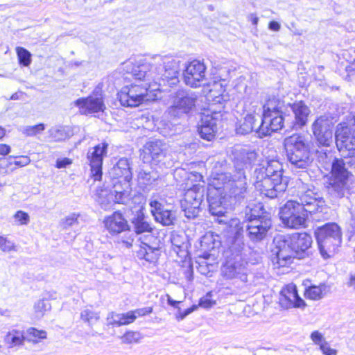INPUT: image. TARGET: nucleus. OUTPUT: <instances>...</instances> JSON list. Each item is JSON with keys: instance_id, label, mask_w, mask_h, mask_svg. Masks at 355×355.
Masks as SVG:
<instances>
[{"instance_id": "nucleus-1", "label": "nucleus", "mask_w": 355, "mask_h": 355, "mask_svg": "<svg viewBox=\"0 0 355 355\" xmlns=\"http://www.w3.org/2000/svg\"><path fill=\"white\" fill-rule=\"evenodd\" d=\"M123 70L144 83L157 84L159 88L172 87L179 83L180 61L171 56H155L150 62L123 63Z\"/></svg>"}, {"instance_id": "nucleus-2", "label": "nucleus", "mask_w": 355, "mask_h": 355, "mask_svg": "<svg viewBox=\"0 0 355 355\" xmlns=\"http://www.w3.org/2000/svg\"><path fill=\"white\" fill-rule=\"evenodd\" d=\"M275 241L277 244L272 262L276 267L288 266L295 258L302 259L311 254L313 240L311 236L306 232L280 236Z\"/></svg>"}, {"instance_id": "nucleus-3", "label": "nucleus", "mask_w": 355, "mask_h": 355, "mask_svg": "<svg viewBox=\"0 0 355 355\" xmlns=\"http://www.w3.org/2000/svg\"><path fill=\"white\" fill-rule=\"evenodd\" d=\"M343 159H335L332 162L331 178L327 187L328 193L333 198H342L348 189L349 172L346 165L355 168V148H348L340 152Z\"/></svg>"}, {"instance_id": "nucleus-4", "label": "nucleus", "mask_w": 355, "mask_h": 355, "mask_svg": "<svg viewBox=\"0 0 355 355\" xmlns=\"http://www.w3.org/2000/svg\"><path fill=\"white\" fill-rule=\"evenodd\" d=\"M284 146L288 162L294 168L306 169L313 161L304 137L294 134L284 139Z\"/></svg>"}, {"instance_id": "nucleus-5", "label": "nucleus", "mask_w": 355, "mask_h": 355, "mask_svg": "<svg viewBox=\"0 0 355 355\" xmlns=\"http://www.w3.org/2000/svg\"><path fill=\"white\" fill-rule=\"evenodd\" d=\"M243 247L238 243V247L229 246L225 252V261L221 266V276L227 280L248 282L249 273L248 263L243 258L241 251Z\"/></svg>"}, {"instance_id": "nucleus-6", "label": "nucleus", "mask_w": 355, "mask_h": 355, "mask_svg": "<svg viewBox=\"0 0 355 355\" xmlns=\"http://www.w3.org/2000/svg\"><path fill=\"white\" fill-rule=\"evenodd\" d=\"M164 90L157 84L142 83L125 86L118 93V98L121 105L137 107L144 101H153L157 98V92Z\"/></svg>"}, {"instance_id": "nucleus-7", "label": "nucleus", "mask_w": 355, "mask_h": 355, "mask_svg": "<svg viewBox=\"0 0 355 355\" xmlns=\"http://www.w3.org/2000/svg\"><path fill=\"white\" fill-rule=\"evenodd\" d=\"M315 236L321 256L324 259L333 257L342 242V234L336 223H327L317 228Z\"/></svg>"}, {"instance_id": "nucleus-8", "label": "nucleus", "mask_w": 355, "mask_h": 355, "mask_svg": "<svg viewBox=\"0 0 355 355\" xmlns=\"http://www.w3.org/2000/svg\"><path fill=\"white\" fill-rule=\"evenodd\" d=\"M218 180L223 182V199L230 205L236 204L246 195L248 187L245 172H236L234 175L221 174Z\"/></svg>"}, {"instance_id": "nucleus-9", "label": "nucleus", "mask_w": 355, "mask_h": 355, "mask_svg": "<svg viewBox=\"0 0 355 355\" xmlns=\"http://www.w3.org/2000/svg\"><path fill=\"white\" fill-rule=\"evenodd\" d=\"M296 200H288L280 208L279 215L282 223L287 227L297 229L305 227L307 212Z\"/></svg>"}, {"instance_id": "nucleus-10", "label": "nucleus", "mask_w": 355, "mask_h": 355, "mask_svg": "<svg viewBox=\"0 0 355 355\" xmlns=\"http://www.w3.org/2000/svg\"><path fill=\"white\" fill-rule=\"evenodd\" d=\"M335 140L339 152L346 151L348 148L355 146V116H347L345 121L336 126Z\"/></svg>"}, {"instance_id": "nucleus-11", "label": "nucleus", "mask_w": 355, "mask_h": 355, "mask_svg": "<svg viewBox=\"0 0 355 355\" xmlns=\"http://www.w3.org/2000/svg\"><path fill=\"white\" fill-rule=\"evenodd\" d=\"M204 194L205 188L200 184H193L192 187L186 190L181 200V207L187 218H195L198 215Z\"/></svg>"}, {"instance_id": "nucleus-12", "label": "nucleus", "mask_w": 355, "mask_h": 355, "mask_svg": "<svg viewBox=\"0 0 355 355\" xmlns=\"http://www.w3.org/2000/svg\"><path fill=\"white\" fill-rule=\"evenodd\" d=\"M302 186L298 193L297 202L304 207V210L311 214L322 212L324 207V201L320 193L315 191L313 187Z\"/></svg>"}, {"instance_id": "nucleus-13", "label": "nucleus", "mask_w": 355, "mask_h": 355, "mask_svg": "<svg viewBox=\"0 0 355 355\" xmlns=\"http://www.w3.org/2000/svg\"><path fill=\"white\" fill-rule=\"evenodd\" d=\"M212 107L213 105H210L209 108L210 114L209 112L203 113L198 130L200 137L207 141H211L214 139L218 131V123L222 119L221 110L217 111Z\"/></svg>"}, {"instance_id": "nucleus-14", "label": "nucleus", "mask_w": 355, "mask_h": 355, "mask_svg": "<svg viewBox=\"0 0 355 355\" xmlns=\"http://www.w3.org/2000/svg\"><path fill=\"white\" fill-rule=\"evenodd\" d=\"M183 80L187 86L193 88L207 84L204 62L197 60L190 62L183 72Z\"/></svg>"}, {"instance_id": "nucleus-15", "label": "nucleus", "mask_w": 355, "mask_h": 355, "mask_svg": "<svg viewBox=\"0 0 355 355\" xmlns=\"http://www.w3.org/2000/svg\"><path fill=\"white\" fill-rule=\"evenodd\" d=\"M197 95L187 90H178L173 96L172 105L168 108L171 114H189L193 111L197 102Z\"/></svg>"}, {"instance_id": "nucleus-16", "label": "nucleus", "mask_w": 355, "mask_h": 355, "mask_svg": "<svg viewBox=\"0 0 355 355\" xmlns=\"http://www.w3.org/2000/svg\"><path fill=\"white\" fill-rule=\"evenodd\" d=\"M255 188L263 195L269 198H275L282 195L286 189V184L282 180L279 182L273 180L272 178L263 175H254Z\"/></svg>"}, {"instance_id": "nucleus-17", "label": "nucleus", "mask_w": 355, "mask_h": 355, "mask_svg": "<svg viewBox=\"0 0 355 355\" xmlns=\"http://www.w3.org/2000/svg\"><path fill=\"white\" fill-rule=\"evenodd\" d=\"M333 119L327 116L318 117L312 124L313 135L318 142L324 146H329L333 141Z\"/></svg>"}, {"instance_id": "nucleus-18", "label": "nucleus", "mask_w": 355, "mask_h": 355, "mask_svg": "<svg viewBox=\"0 0 355 355\" xmlns=\"http://www.w3.org/2000/svg\"><path fill=\"white\" fill-rule=\"evenodd\" d=\"M107 147L108 144L103 142L89 148L87 152V158L91 167V177L95 181L101 179L103 161L107 155Z\"/></svg>"}, {"instance_id": "nucleus-19", "label": "nucleus", "mask_w": 355, "mask_h": 355, "mask_svg": "<svg viewBox=\"0 0 355 355\" xmlns=\"http://www.w3.org/2000/svg\"><path fill=\"white\" fill-rule=\"evenodd\" d=\"M233 162L236 172H244L245 168L252 166L257 159V152L248 147H235L232 151Z\"/></svg>"}, {"instance_id": "nucleus-20", "label": "nucleus", "mask_w": 355, "mask_h": 355, "mask_svg": "<svg viewBox=\"0 0 355 355\" xmlns=\"http://www.w3.org/2000/svg\"><path fill=\"white\" fill-rule=\"evenodd\" d=\"M271 226V219L267 216L261 220H250L245 226L247 236L252 242H260L266 237Z\"/></svg>"}, {"instance_id": "nucleus-21", "label": "nucleus", "mask_w": 355, "mask_h": 355, "mask_svg": "<svg viewBox=\"0 0 355 355\" xmlns=\"http://www.w3.org/2000/svg\"><path fill=\"white\" fill-rule=\"evenodd\" d=\"M150 212L155 220L164 226L172 225L176 220L175 211L168 209L161 201L151 198L149 202Z\"/></svg>"}, {"instance_id": "nucleus-22", "label": "nucleus", "mask_w": 355, "mask_h": 355, "mask_svg": "<svg viewBox=\"0 0 355 355\" xmlns=\"http://www.w3.org/2000/svg\"><path fill=\"white\" fill-rule=\"evenodd\" d=\"M75 105L79 107L80 112L83 114L103 112L105 108L102 94L96 90L87 98L77 99Z\"/></svg>"}, {"instance_id": "nucleus-23", "label": "nucleus", "mask_w": 355, "mask_h": 355, "mask_svg": "<svg viewBox=\"0 0 355 355\" xmlns=\"http://www.w3.org/2000/svg\"><path fill=\"white\" fill-rule=\"evenodd\" d=\"M284 119L281 113L272 115L264 114L261 119V123L257 128L258 136L262 138L281 130L284 126Z\"/></svg>"}, {"instance_id": "nucleus-24", "label": "nucleus", "mask_w": 355, "mask_h": 355, "mask_svg": "<svg viewBox=\"0 0 355 355\" xmlns=\"http://www.w3.org/2000/svg\"><path fill=\"white\" fill-rule=\"evenodd\" d=\"M279 304L282 307L286 309L305 306L304 301L297 294L296 286L293 284L282 288L280 293Z\"/></svg>"}, {"instance_id": "nucleus-25", "label": "nucleus", "mask_w": 355, "mask_h": 355, "mask_svg": "<svg viewBox=\"0 0 355 355\" xmlns=\"http://www.w3.org/2000/svg\"><path fill=\"white\" fill-rule=\"evenodd\" d=\"M254 175L272 178L273 180L279 182V180H282L283 176L282 164L276 159L268 160L266 162V164H260L256 168Z\"/></svg>"}, {"instance_id": "nucleus-26", "label": "nucleus", "mask_w": 355, "mask_h": 355, "mask_svg": "<svg viewBox=\"0 0 355 355\" xmlns=\"http://www.w3.org/2000/svg\"><path fill=\"white\" fill-rule=\"evenodd\" d=\"M168 145L161 140H154L146 143L144 148V156L143 157L146 162H148V158L146 155H149L152 160L155 162L159 163L165 157Z\"/></svg>"}, {"instance_id": "nucleus-27", "label": "nucleus", "mask_w": 355, "mask_h": 355, "mask_svg": "<svg viewBox=\"0 0 355 355\" xmlns=\"http://www.w3.org/2000/svg\"><path fill=\"white\" fill-rule=\"evenodd\" d=\"M104 224L106 230L112 234H118L129 230L128 221L119 211H115L107 216L104 220Z\"/></svg>"}, {"instance_id": "nucleus-28", "label": "nucleus", "mask_w": 355, "mask_h": 355, "mask_svg": "<svg viewBox=\"0 0 355 355\" xmlns=\"http://www.w3.org/2000/svg\"><path fill=\"white\" fill-rule=\"evenodd\" d=\"M25 341V331L17 329H10L3 337V342L9 350H18L24 347Z\"/></svg>"}, {"instance_id": "nucleus-29", "label": "nucleus", "mask_w": 355, "mask_h": 355, "mask_svg": "<svg viewBox=\"0 0 355 355\" xmlns=\"http://www.w3.org/2000/svg\"><path fill=\"white\" fill-rule=\"evenodd\" d=\"M291 108L294 114L291 127L295 129L302 128L306 123L310 113L309 108L302 101L293 103Z\"/></svg>"}, {"instance_id": "nucleus-30", "label": "nucleus", "mask_w": 355, "mask_h": 355, "mask_svg": "<svg viewBox=\"0 0 355 355\" xmlns=\"http://www.w3.org/2000/svg\"><path fill=\"white\" fill-rule=\"evenodd\" d=\"M219 223H223L227 225L226 231L230 234L231 239V245L234 248L238 247V243H240L243 247V243L239 240V237L243 232V226L238 218H232L230 220L225 219L219 220Z\"/></svg>"}, {"instance_id": "nucleus-31", "label": "nucleus", "mask_w": 355, "mask_h": 355, "mask_svg": "<svg viewBox=\"0 0 355 355\" xmlns=\"http://www.w3.org/2000/svg\"><path fill=\"white\" fill-rule=\"evenodd\" d=\"M129 183L130 182L125 181L122 183L121 180L114 182L113 190L111 192L114 193L115 203L126 204L130 200L131 189Z\"/></svg>"}, {"instance_id": "nucleus-32", "label": "nucleus", "mask_w": 355, "mask_h": 355, "mask_svg": "<svg viewBox=\"0 0 355 355\" xmlns=\"http://www.w3.org/2000/svg\"><path fill=\"white\" fill-rule=\"evenodd\" d=\"M134 232L137 234L150 233L153 230L152 225L148 221L147 217L141 211H138L131 219Z\"/></svg>"}, {"instance_id": "nucleus-33", "label": "nucleus", "mask_w": 355, "mask_h": 355, "mask_svg": "<svg viewBox=\"0 0 355 355\" xmlns=\"http://www.w3.org/2000/svg\"><path fill=\"white\" fill-rule=\"evenodd\" d=\"M112 173L116 178H123L125 182H130L132 178L130 164L127 158H121L112 168Z\"/></svg>"}, {"instance_id": "nucleus-34", "label": "nucleus", "mask_w": 355, "mask_h": 355, "mask_svg": "<svg viewBox=\"0 0 355 355\" xmlns=\"http://www.w3.org/2000/svg\"><path fill=\"white\" fill-rule=\"evenodd\" d=\"M48 134L51 141L60 142L72 137L73 135V131L70 126L57 125L51 128L48 130Z\"/></svg>"}, {"instance_id": "nucleus-35", "label": "nucleus", "mask_w": 355, "mask_h": 355, "mask_svg": "<svg viewBox=\"0 0 355 355\" xmlns=\"http://www.w3.org/2000/svg\"><path fill=\"white\" fill-rule=\"evenodd\" d=\"M150 237L146 236L144 240L147 241ZM158 249L150 246L146 241H141L139 249L137 250V255L141 259H145L149 262H153L157 259Z\"/></svg>"}, {"instance_id": "nucleus-36", "label": "nucleus", "mask_w": 355, "mask_h": 355, "mask_svg": "<svg viewBox=\"0 0 355 355\" xmlns=\"http://www.w3.org/2000/svg\"><path fill=\"white\" fill-rule=\"evenodd\" d=\"M257 118L260 119L259 114L254 115L252 114H247L243 120L239 123L236 127V132L240 135H247L255 130L257 133L258 126L256 125L255 122Z\"/></svg>"}, {"instance_id": "nucleus-37", "label": "nucleus", "mask_w": 355, "mask_h": 355, "mask_svg": "<svg viewBox=\"0 0 355 355\" xmlns=\"http://www.w3.org/2000/svg\"><path fill=\"white\" fill-rule=\"evenodd\" d=\"M330 291V286L326 284H320L319 286H310L306 288L304 295L311 300H318L322 299Z\"/></svg>"}, {"instance_id": "nucleus-38", "label": "nucleus", "mask_w": 355, "mask_h": 355, "mask_svg": "<svg viewBox=\"0 0 355 355\" xmlns=\"http://www.w3.org/2000/svg\"><path fill=\"white\" fill-rule=\"evenodd\" d=\"M96 201L103 209H107L112 202H114L113 192L106 188H98L96 190Z\"/></svg>"}, {"instance_id": "nucleus-39", "label": "nucleus", "mask_w": 355, "mask_h": 355, "mask_svg": "<svg viewBox=\"0 0 355 355\" xmlns=\"http://www.w3.org/2000/svg\"><path fill=\"white\" fill-rule=\"evenodd\" d=\"M159 178L156 171L141 169L138 173V182L140 184L147 187L154 184Z\"/></svg>"}, {"instance_id": "nucleus-40", "label": "nucleus", "mask_w": 355, "mask_h": 355, "mask_svg": "<svg viewBox=\"0 0 355 355\" xmlns=\"http://www.w3.org/2000/svg\"><path fill=\"white\" fill-rule=\"evenodd\" d=\"M26 341L33 345L37 344L42 340L46 339L47 333L44 330H40L35 327H30L25 331Z\"/></svg>"}, {"instance_id": "nucleus-41", "label": "nucleus", "mask_w": 355, "mask_h": 355, "mask_svg": "<svg viewBox=\"0 0 355 355\" xmlns=\"http://www.w3.org/2000/svg\"><path fill=\"white\" fill-rule=\"evenodd\" d=\"M248 209H249V211H246L245 214L248 217V221H250V220L255 219L261 220V218L266 216L270 219V214L265 210L264 207L261 203L253 205L252 207H248Z\"/></svg>"}, {"instance_id": "nucleus-42", "label": "nucleus", "mask_w": 355, "mask_h": 355, "mask_svg": "<svg viewBox=\"0 0 355 355\" xmlns=\"http://www.w3.org/2000/svg\"><path fill=\"white\" fill-rule=\"evenodd\" d=\"M343 58L347 62V64L345 66V71L348 75L355 73V49H349L344 51L342 54Z\"/></svg>"}, {"instance_id": "nucleus-43", "label": "nucleus", "mask_w": 355, "mask_h": 355, "mask_svg": "<svg viewBox=\"0 0 355 355\" xmlns=\"http://www.w3.org/2000/svg\"><path fill=\"white\" fill-rule=\"evenodd\" d=\"M282 107V103L275 98L269 99L263 106V115L269 114V115L277 114L281 113L280 109Z\"/></svg>"}, {"instance_id": "nucleus-44", "label": "nucleus", "mask_w": 355, "mask_h": 355, "mask_svg": "<svg viewBox=\"0 0 355 355\" xmlns=\"http://www.w3.org/2000/svg\"><path fill=\"white\" fill-rule=\"evenodd\" d=\"M80 319L89 326H93L99 320L100 316L98 313L86 309L81 311Z\"/></svg>"}, {"instance_id": "nucleus-45", "label": "nucleus", "mask_w": 355, "mask_h": 355, "mask_svg": "<svg viewBox=\"0 0 355 355\" xmlns=\"http://www.w3.org/2000/svg\"><path fill=\"white\" fill-rule=\"evenodd\" d=\"M79 214L72 213L60 221V226L63 230H68L70 227H76L79 225Z\"/></svg>"}, {"instance_id": "nucleus-46", "label": "nucleus", "mask_w": 355, "mask_h": 355, "mask_svg": "<svg viewBox=\"0 0 355 355\" xmlns=\"http://www.w3.org/2000/svg\"><path fill=\"white\" fill-rule=\"evenodd\" d=\"M209 211L213 216H223L226 213V208L222 205L220 201L216 200H210Z\"/></svg>"}, {"instance_id": "nucleus-47", "label": "nucleus", "mask_w": 355, "mask_h": 355, "mask_svg": "<svg viewBox=\"0 0 355 355\" xmlns=\"http://www.w3.org/2000/svg\"><path fill=\"white\" fill-rule=\"evenodd\" d=\"M51 304L48 300H40L34 305V310L36 317L41 318L44 313L51 309Z\"/></svg>"}, {"instance_id": "nucleus-48", "label": "nucleus", "mask_w": 355, "mask_h": 355, "mask_svg": "<svg viewBox=\"0 0 355 355\" xmlns=\"http://www.w3.org/2000/svg\"><path fill=\"white\" fill-rule=\"evenodd\" d=\"M16 52L20 64L25 67L28 66L31 62V54L23 47H17Z\"/></svg>"}, {"instance_id": "nucleus-49", "label": "nucleus", "mask_w": 355, "mask_h": 355, "mask_svg": "<svg viewBox=\"0 0 355 355\" xmlns=\"http://www.w3.org/2000/svg\"><path fill=\"white\" fill-rule=\"evenodd\" d=\"M142 336H141L140 333L137 331H127L125 334H124L121 337V341L123 343L125 344H132V343H137L140 341Z\"/></svg>"}, {"instance_id": "nucleus-50", "label": "nucleus", "mask_w": 355, "mask_h": 355, "mask_svg": "<svg viewBox=\"0 0 355 355\" xmlns=\"http://www.w3.org/2000/svg\"><path fill=\"white\" fill-rule=\"evenodd\" d=\"M45 130L44 123H39L35 125L26 126L23 130V133L28 137H34L42 133Z\"/></svg>"}, {"instance_id": "nucleus-51", "label": "nucleus", "mask_w": 355, "mask_h": 355, "mask_svg": "<svg viewBox=\"0 0 355 355\" xmlns=\"http://www.w3.org/2000/svg\"><path fill=\"white\" fill-rule=\"evenodd\" d=\"M0 250L3 252L15 251V245L12 241L8 240L6 237L0 236Z\"/></svg>"}, {"instance_id": "nucleus-52", "label": "nucleus", "mask_w": 355, "mask_h": 355, "mask_svg": "<svg viewBox=\"0 0 355 355\" xmlns=\"http://www.w3.org/2000/svg\"><path fill=\"white\" fill-rule=\"evenodd\" d=\"M15 221L17 225H26L30 221L29 215L21 210L17 211L13 216Z\"/></svg>"}, {"instance_id": "nucleus-53", "label": "nucleus", "mask_w": 355, "mask_h": 355, "mask_svg": "<svg viewBox=\"0 0 355 355\" xmlns=\"http://www.w3.org/2000/svg\"><path fill=\"white\" fill-rule=\"evenodd\" d=\"M310 338L315 345L319 346V348L322 345L327 342L323 334L318 331H313L310 335Z\"/></svg>"}, {"instance_id": "nucleus-54", "label": "nucleus", "mask_w": 355, "mask_h": 355, "mask_svg": "<svg viewBox=\"0 0 355 355\" xmlns=\"http://www.w3.org/2000/svg\"><path fill=\"white\" fill-rule=\"evenodd\" d=\"M135 320V316L133 313L128 311L125 313H121L120 326L126 325L133 322Z\"/></svg>"}, {"instance_id": "nucleus-55", "label": "nucleus", "mask_w": 355, "mask_h": 355, "mask_svg": "<svg viewBox=\"0 0 355 355\" xmlns=\"http://www.w3.org/2000/svg\"><path fill=\"white\" fill-rule=\"evenodd\" d=\"M120 317L121 313H116L114 312H111L107 315V322L108 325H116L120 326Z\"/></svg>"}, {"instance_id": "nucleus-56", "label": "nucleus", "mask_w": 355, "mask_h": 355, "mask_svg": "<svg viewBox=\"0 0 355 355\" xmlns=\"http://www.w3.org/2000/svg\"><path fill=\"white\" fill-rule=\"evenodd\" d=\"M214 266L209 265L206 261H202L198 267V271L205 275H209V272L213 270Z\"/></svg>"}, {"instance_id": "nucleus-57", "label": "nucleus", "mask_w": 355, "mask_h": 355, "mask_svg": "<svg viewBox=\"0 0 355 355\" xmlns=\"http://www.w3.org/2000/svg\"><path fill=\"white\" fill-rule=\"evenodd\" d=\"M320 349L324 355H337L338 353L336 349L331 347L327 341L320 346Z\"/></svg>"}, {"instance_id": "nucleus-58", "label": "nucleus", "mask_w": 355, "mask_h": 355, "mask_svg": "<svg viewBox=\"0 0 355 355\" xmlns=\"http://www.w3.org/2000/svg\"><path fill=\"white\" fill-rule=\"evenodd\" d=\"M153 311L152 307H144L141 309H136L135 311H130L131 313H133V314L135 316V319L137 317L144 316L146 315L151 313Z\"/></svg>"}, {"instance_id": "nucleus-59", "label": "nucleus", "mask_w": 355, "mask_h": 355, "mask_svg": "<svg viewBox=\"0 0 355 355\" xmlns=\"http://www.w3.org/2000/svg\"><path fill=\"white\" fill-rule=\"evenodd\" d=\"M215 304V302L211 300L207 296L200 299L199 305L202 307L208 309L211 307Z\"/></svg>"}, {"instance_id": "nucleus-60", "label": "nucleus", "mask_w": 355, "mask_h": 355, "mask_svg": "<svg viewBox=\"0 0 355 355\" xmlns=\"http://www.w3.org/2000/svg\"><path fill=\"white\" fill-rule=\"evenodd\" d=\"M71 164V160L69 158H63L62 159H58L56 162V167L58 168H64Z\"/></svg>"}, {"instance_id": "nucleus-61", "label": "nucleus", "mask_w": 355, "mask_h": 355, "mask_svg": "<svg viewBox=\"0 0 355 355\" xmlns=\"http://www.w3.org/2000/svg\"><path fill=\"white\" fill-rule=\"evenodd\" d=\"M268 28L273 31H279L281 28V25L277 21H271L268 24Z\"/></svg>"}, {"instance_id": "nucleus-62", "label": "nucleus", "mask_w": 355, "mask_h": 355, "mask_svg": "<svg viewBox=\"0 0 355 355\" xmlns=\"http://www.w3.org/2000/svg\"><path fill=\"white\" fill-rule=\"evenodd\" d=\"M288 28L293 32L294 35L300 36L303 34V31L295 28V24L294 22L291 23V26Z\"/></svg>"}, {"instance_id": "nucleus-63", "label": "nucleus", "mask_w": 355, "mask_h": 355, "mask_svg": "<svg viewBox=\"0 0 355 355\" xmlns=\"http://www.w3.org/2000/svg\"><path fill=\"white\" fill-rule=\"evenodd\" d=\"M10 152V147L6 144H0V155H6Z\"/></svg>"}, {"instance_id": "nucleus-64", "label": "nucleus", "mask_w": 355, "mask_h": 355, "mask_svg": "<svg viewBox=\"0 0 355 355\" xmlns=\"http://www.w3.org/2000/svg\"><path fill=\"white\" fill-rule=\"evenodd\" d=\"M248 21H250L254 26H257L259 22V17L255 13H250L248 16Z\"/></svg>"}]
</instances>
